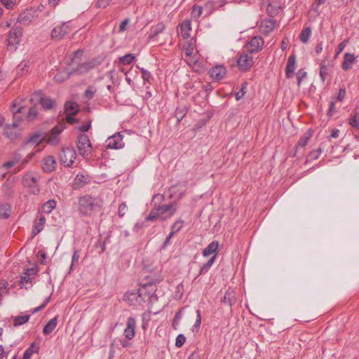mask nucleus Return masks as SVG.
<instances>
[{
    "label": "nucleus",
    "mask_w": 359,
    "mask_h": 359,
    "mask_svg": "<svg viewBox=\"0 0 359 359\" xmlns=\"http://www.w3.org/2000/svg\"><path fill=\"white\" fill-rule=\"evenodd\" d=\"M102 202L91 195H84L78 199V211L82 217H92L100 211Z\"/></svg>",
    "instance_id": "obj_1"
},
{
    "label": "nucleus",
    "mask_w": 359,
    "mask_h": 359,
    "mask_svg": "<svg viewBox=\"0 0 359 359\" xmlns=\"http://www.w3.org/2000/svg\"><path fill=\"white\" fill-rule=\"evenodd\" d=\"M177 210V206L172 204H164L153 208L145 218V221L165 220L171 217Z\"/></svg>",
    "instance_id": "obj_2"
},
{
    "label": "nucleus",
    "mask_w": 359,
    "mask_h": 359,
    "mask_svg": "<svg viewBox=\"0 0 359 359\" xmlns=\"http://www.w3.org/2000/svg\"><path fill=\"white\" fill-rule=\"evenodd\" d=\"M146 292L145 288H139L138 290L128 291L124 294V300L126 301L130 306L135 307L143 306L147 302L145 300Z\"/></svg>",
    "instance_id": "obj_3"
},
{
    "label": "nucleus",
    "mask_w": 359,
    "mask_h": 359,
    "mask_svg": "<svg viewBox=\"0 0 359 359\" xmlns=\"http://www.w3.org/2000/svg\"><path fill=\"white\" fill-rule=\"evenodd\" d=\"M25 108L20 107L15 111H13V118L14 121L12 124H8L5 126L4 129V135L10 139L15 140L18 137L20 134L19 130L17 129L18 126V121H20V118L18 117V114H21L23 112Z\"/></svg>",
    "instance_id": "obj_4"
},
{
    "label": "nucleus",
    "mask_w": 359,
    "mask_h": 359,
    "mask_svg": "<svg viewBox=\"0 0 359 359\" xmlns=\"http://www.w3.org/2000/svg\"><path fill=\"white\" fill-rule=\"evenodd\" d=\"M50 299V297H47L41 305L33 309H31L30 311H27L26 314L18 316H13L12 319L13 321V325L15 327H18L27 323L29 320L31 316L45 308V306L49 302Z\"/></svg>",
    "instance_id": "obj_5"
},
{
    "label": "nucleus",
    "mask_w": 359,
    "mask_h": 359,
    "mask_svg": "<svg viewBox=\"0 0 359 359\" xmlns=\"http://www.w3.org/2000/svg\"><path fill=\"white\" fill-rule=\"evenodd\" d=\"M22 186L29 189L31 194L38 195L40 188L38 184L37 178L31 172L25 173L22 178Z\"/></svg>",
    "instance_id": "obj_6"
},
{
    "label": "nucleus",
    "mask_w": 359,
    "mask_h": 359,
    "mask_svg": "<svg viewBox=\"0 0 359 359\" xmlns=\"http://www.w3.org/2000/svg\"><path fill=\"white\" fill-rule=\"evenodd\" d=\"M76 147L79 154L83 157H87L92 149L89 137L85 133H81L77 137Z\"/></svg>",
    "instance_id": "obj_7"
},
{
    "label": "nucleus",
    "mask_w": 359,
    "mask_h": 359,
    "mask_svg": "<svg viewBox=\"0 0 359 359\" xmlns=\"http://www.w3.org/2000/svg\"><path fill=\"white\" fill-rule=\"evenodd\" d=\"M76 158V152L73 147L63 148L60 154V163L65 167L72 166Z\"/></svg>",
    "instance_id": "obj_8"
},
{
    "label": "nucleus",
    "mask_w": 359,
    "mask_h": 359,
    "mask_svg": "<svg viewBox=\"0 0 359 359\" xmlns=\"http://www.w3.org/2000/svg\"><path fill=\"white\" fill-rule=\"evenodd\" d=\"M39 10L35 7H30L20 13L18 22L22 25H29L36 18L38 17Z\"/></svg>",
    "instance_id": "obj_9"
},
{
    "label": "nucleus",
    "mask_w": 359,
    "mask_h": 359,
    "mask_svg": "<svg viewBox=\"0 0 359 359\" xmlns=\"http://www.w3.org/2000/svg\"><path fill=\"white\" fill-rule=\"evenodd\" d=\"M69 22H66L55 26L51 31V38L58 41L68 35L72 31L69 25Z\"/></svg>",
    "instance_id": "obj_10"
},
{
    "label": "nucleus",
    "mask_w": 359,
    "mask_h": 359,
    "mask_svg": "<svg viewBox=\"0 0 359 359\" xmlns=\"http://www.w3.org/2000/svg\"><path fill=\"white\" fill-rule=\"evenodd\" d=\"M21 36L22 29L20 27H14L11 29L7 39L8 46L11 49H16L17 45H18L21 41Z\"/></svg>",
    "instance_id": "obj_11"
},
{
    "label": "nucleus",
    "mask_w": 359,
    "mask_h": 359,
    "mask_svg": "<svg viewBox=\"0 0 359 359\" xmlns=\"http://www.w3.org/2000/svg\"><path fill=\"white\" fill-rule=\"evenodd\" d=\"M253 64L254 59L250 53H241L237 60V65L238 68L242 72L248 71L252 67Z\"/></svg>",
    "instance_id": "obj_12"
},
{
    "label": "nucleus",
    "mask_w": 359,
    "mask_h": 359,
    "mask_svg": "<svg viewBox=\"0 0 359 359\" xmlns=\"http://www.w3.org/2000/svg\"><path fill=\"white\" fill-rule=\"evenodd\" d=\"M123 135L121 132H118L109 137L106 140V147L108 149H118L123 148L124 143L123 142Z\"/></svg>",
    "instance_id": "obj_13"
},
{
    "label": "nucleus",
    "mask_w": 359,
    "mask_h": 359,
    "mask_svg": "<svg viewBox=\"0 0 359 359\" xmlns=\"http://www.w3.org/2000/svg\"><path fill=\"white\" fill-rule=\"evenodd\" d=\"M277 26V21L273 18L264 19L261 21L259 26L260 32L264 35H269Z\"/></svg>",
    "instance_id": "obj_14"
},
{
    "label": "nucleus",
    "mask_w": 359,
    "mask_h": 359,
    "mask_svg": "<svg viewBox=\"0 0 359 359\" xmlns=\"http://www.w3.org/2000/svg\"><path fill=\"white\" fill-rule=\"evenodd\" d=\"M65 127L62 124H58L52 128L47 143L51 145H56L60 141V134L63 131Z\"/></svg>",
    "instance_id": "obj_15"
},
{
    "label": "nucleus",
    "mask_w": 359,
    "mask_h": 359,
    "mask_svg": "<svg viewBox=\"0 0 359 359\" xmlns=\"http://www.w3.org/2000/svg\"><path fill=\"white\" fill-rule=\"evenodd\" d=\"M136 320L130 316L127 319L126 327L124 329V336L128 340H132L135 335Z\"/></svg>",
    "instance_id": "obj_16"
},
{
    "label": "nucleus",
    "mask_w": 359,
    "mask_h": 359,
    "mask_svg": "<svg viewBox=\"0 0 359 359\" xmlns=\"http://www.w3.org/2000/svg\"><path fill=\"white\" fill-rule=\"evenodd\" d=\"M264 41L261 36H254L248 43V50L250 53H257L262 50Z\"/></svg>",
    "instance_id": "obj_17"
},
{
    "label": "nucleus",
    "mask_w": 359,
    "mask_h": 359,
    "mask_svg": "<svg viewBox=\"0 0 359 359\" xmlns=\"http://www.w3.org/2000/svg\"><path fill=\"white\" fill-rule=\"evenodd\" d=\"M46 219L44 215L41 212H39L36 219H34L33 228H32V235L33 236H36L43 229L46 224Z\"/></svg>",
    "instance_id": "obj_18"
},
{
    "label": "nucleus",
    "mask_w": 359,
    "mask_h": 359,
    "mask_svg": "<svg viewBox=\"0 0 359 359\" xmlns=\"http://www.w3.org/2000/svg\"><path fill=\"white\" fill-rule=\"evenodd\" d=\"M226 73L223 65H216L209 70L210 77L215 81H220L224 78Z\"/></svg>",
    "instance_id": "obj_19"
},
{
    "label": "nucleus",
    "mask_w": 359,
    "mask_h": 359,
    "mask_svg": "<svg viewBox=\"0 0 359 359\" xmlns=\"http://www.w3.org/2000/svg\"><path fill=\"white\" fill-rule=\"evenodd\" d=\"M219 253V242L217 241H213L208 244V245L205 248L202 252V255L205 257H208L212 255V257H215V260H216V257Z\"/></svg>",
    "instance_id": "obj_20"
},
{
    "label": "nucleus",
    "mask_w": 359,
    "mask_h": 359,
    "mask_svg": "<svg viewBox=\"0 0 359 359\" xmlns=\"http://www.w3.org/2000/svg\"><path fill=\"white\" fill-rule=\"evenodd\" d=\"M95 65L96 64L95 61L84 62L74 69L73 72L76 74H84L93 69Z\"/></svg>",
    "instance_id": "obj_21"
},
{
    "label": "nucleus",
    "mask_w": 359,
    "mask_h": 359,
    "mask_svg": "<svg viewBox=\"0 0 359 359\" xmlns=\"http://www.w3.org/2000/svg\"><path fill=\"white\" fill-rule=\"evenodd\" d=\"M179 34L182 36L184 39H189L191 35V22L189 20H184L179 25Z\"/></svg>",
    "instance_id": "obj_22"
},
{
    "label": "nucleus",
    "mask_w": 359,
    "mask_h": 359,
    "mask_svg": "<svg viewBox=\"0 0 359 359\" xmlns=\"http://www.w3.org/2000/svg\"><path fill=\"white\" fill-rule=\"evenodd\" d=\"M56 168V161L54 156H48L42 160V168L44 172H50L55 170Z\"/></svg>",
    "instance_id": "obj_23"
},
{
    "label": "nucleus",
    "mask_w": 359,
    "mask_h": 359,
    "mask_svg": "<svg viewBox=\"0 0 359 359\" xmlns=\"http://www.w3.org/2000/svg\"><path fill=\"white\" fill-rule=\"evenodd\" d=\"M296 69V56L293 54L290 55L287 59L286 68H285V76L287 79L292 78L294 75V72Z\"/></svg>",
    "instance_id": "obj_24"
},
{
    "label": "nucleus",
    "mask_w": 359,
    "mask_h": 359,
    "mask_svg": "<svg viewBox=\"0 0 359 359\" xmlns=\"http://www.w3.org/2000/svg\"><path fill=\"white\" fill-rule=\"evenodd\" d=\"M165 28V25L163 22H158L157 24L151 26L150 32L148 36L149 40H154L155 38L161 33H162Z\"/></svg>",
    "instance_id": "obj_25"
},
{
    "label": "nucleus",
    "mask_w": 359,
    "mask_h": 359,
    "mask_svg": "<svg viewBox=\"0 0 359 359\" xmlns=\"http://www.w3.org/2000/svg\"><path fill=\"white\" fill-rule=\"evenodd\" d=\"M140 288H145L147 291L145 295L146 301H151L157 290V287L154 283H142Z\"/></svg>",
    "instance_id": "obj_26"
},
{
    "label": "nucleus",
    "mask_w": 359,
    "mask_h": 359,
    "mask_svg": "<svg viewBox=\"0 0 359 359\" xmlns=\"http://www.w3.org/2000/svg\"><path fill=\"white\" fill-rule=\"evenodd\" d=\"M356 57L354 54L346 53L344 56V61L341 67L344 70L348 71L352 68L353 63L355 62Z\"/></svg>",
    "instance_id": "obj_27"
},
{
    "label": "nucleus",
    "mask_w": 359,
    "mask_h": 359,
    "mask_svg": "<svg viewBox=\"0 0 359 359\" xmlns=\"http://www.w3.org/2000/svg\"><path fill=\"white\" fill-rule=\"evenodd\" d=\"M221 302L231 306L236 302V297L233 290L229 288L225 292L224 297L221 299Z\"/></svg>",
    "instance_id": "obj_28"
},
{
    "label": "nucleus",
    "mask_w": 359,
    "mask_h": 359,
    "mask_svg": "<svg viewBox=\"0 0 359 359\" xmlns=\"http://www.w3.org/2000/svg\"><path fill=\"white\" fill-rule=\"evenodd\" d=\"M43 138L42 137L41 134H40L39 133H36L25 139L24 144H31L36 146L39 145L43 141Z\"/></svg>",
    "instance_id": "obj_29"
},
{
    "label": "nucleus",
    "mask_w": 359,
    "mask_h": 359,
    "mask_svg": "<svg viewBox=\"0 0 359 359\" xmlns=\"http://www.w3.org/2000/svg\"><path fill=\"white\" fill-rule=\"evenodd\" d=\"M57 317L51 318L44 326L43 333L45 335L50 334L56 327L57 325Z\"/></svg>",
    "instance_id": "obj_30"
},
{
    "label": "nucleus",
    "mask_w": 359,
    "mask_h": 359,
    "mask_svg": "<svg viewBox=\"0 0 359 359\" xmlns=\"http://www.w3.org/2000/svg\"><path fill=\"white\" fill-rule=\"evenodd\" d=\"M56 207V201L53 199L48 200L41 206V212L42 214H49Z\"/></svg>",
    "instance_id": "obj_31"
},
{
    "label": "nucleus",
    "mask_w": 359,
    "mask_h": 359,
    "mask_svg": "<svg viewBox=\"0 0 359 359\" xmlns=\"http://www.w3.org/2000/svg\"><path fill=\"white\" fill-rule=\"evenodd\" d=\"M215 262V257H211L206 263L201 265L197 276L207 273L212 266Z\"/></svg>",
    "instance_id": "obj_32"
},
{
    "label": "nucleus",
    "mask_w": 359,
    "mask_h": 359,
    "mask_svg": "<svg viewBox=\"0 0 359 359\" xmlns=\"http://www.w3.org/2000/svg\"><path fill=\"white\" fill-rule=\"evenodd\" d=\"M40 104L45 109H51L55 106V101L48 97H43L40 99Z\"/></svg>",
    "instance_id": "obj_33"
},
{
    "label": "nucleus",
    "mask_w": 359,
    "mask_h": 359,
    "mask_svg": "<svg viewBox=\"0 0 359 359\" xmlns=\"http://www.w3.org/2000/svg\"><path fill=\"white\" fill-rule=\"evenodd\" d=\"M29 62L28 60H22L17 67V74L22 76L28 72Z\"/></svg>",
    "instance_id": "obj_34"
},
{
    "label": "nucleus",
    "mask_w": 359,
    "mask_h": 359,
    "mask_svg": "<svg viewBox=\"0 0 359 359\" xmlns=\"http://www.w3.org/2000/svg\"><path fill=\"white\" fill-rule=\"evenodd\" d=\"M65 111L66 114L76 115L78 112V104L73 102H67L65 105Z\"/></svg>",
    "instance_id": "obj_35"
},
{
    "label": "nucleus",
    "mask_w": 359,
    "mask_h": 359,
    "mask_svg": "<svg viewBox=\"0 0 359 359\" xmlns=\"http://www.w3.org/2000/svg\"><path fill=\"white\" fill-rule=\"evenodd\" d=\"M184 226V221L182 219H178L171 226L170 232V237H172L175 233L179 232Z\"/></svg>",
    "instance_id": "obj_36"
},
{
    "label": "nucleus",
    "mask_w": 359,
    "mask_h": 359,
    "mask_svg": "<svg viewBox=\"0 0 359 359\" xmlns=\"http://www.w3.org/2000/svg\"><path fill=\"white\" fill-rule=\"evenodd\" d=\"M328 69V66L325 64V62H323L320 64L319 75L323 83H325L327 76L329 74Z\"/></svg>",
    "instance_id": "obj_37"
},
{
    "label": "nucleus",
    "mask_w": 359,
    "mask_h": 359,
    "mask_svg": "<svg viewBox=\"0 0 359 359\" xmlns=\"http://www.w3.org/2000/svg\"><path fill=\"white\" fill-rule=\"evenodd\" d=\"M311 28L309 27H304L300 34L299 39L302 43H306L309 41V40L311 37Z\"/></svg>",
    "instance_id": "obj_38"
},
{
    "label": "nucleus",
    "mask_w": 359,
    "mask_h": 359,
    "mask_svg": "<svg viewBox=\"0 0 359 359\" xmlns=\"http://www.w3.org/2000/svg\"><path fill=\"white\" fill-rule=\"evenodd\" d=\"M11 213V206L7 204L0 205V217L7 219L9 217Z\"/></svg>",
    "instance_id": "obj_39"
},
{
    "label": "nucleus",
    "mask_w": 359,
    "mask_h": 359,
    "mask_svg": "<svg viewBox=\"0 0 359 359\" xmlns=\"http://www.w3.org/2000/svg\"><path fill=\"white\" fill-rule=\"evenodd\" d=\"M266 12L269 16L274 17L279 13L280 7L273 3H270L267 6Z\"/></svg>",
    "instance_id": "obj_40"
},
{
    "label": "nucleus",
    "mask_w": 359,
    "mask_h": 359,
    "mask_svg": "<svg viewBox=\"0 0 359 359\" xmlns=\"http://www.w3.org/2000/svg\"><path fill=\"white\" fill-rule=\"evenodd\" d=\"M348 123L356 129H359V112L353 113L348 120Z\"/></svg>",
    "instance_id": "obj_41"
},
{
    "label": "nucleus",
    "mask_w": 359,
    "mask_h": 359,
    "mask_svg": "<svg viewBox=\"0 0 359 359\" xmlns=\"http://www.w3.org/2000/svg\"><path fill=\"white\" fill-rule=\"evenodd\" d=\"M187 111L184 107H177L174 113V116L176 118L177 123L185 116Z\"/></svg>",
    "instance_id": "obj_42"
},
{
    "label": "nucleus",
    "mask_w": 359,
    "mask_h": 359,
    "mask_svg": "<svg viewBox=\"0 0 359 359\" xmlns=\"http://www.w3.org/2000/svg\"><path fill=\"white\" fill-rule=\"evenodd\" d=\"M196 319L194 325H193L191 330L193 332H198L201 324V313L199 309H197L196 311Z\"/></svg>",
    "instance_id": "obj_43"
},
{
    "label": "nucleus",
    "mask_w": 359,
    "mask_h": 359,
    "mask_svg": "<svg viewBox=\"0 0 359 359\" xmlns=\"http://www.w3.org/2000/svg\"><path fill=\"white\" fill-rule=\"evenodd\" d=\"M135 59V56L132 53H128L119 58L120 62L124 65H130Z\"/></svg>",
    "instance_id": "obj_44"
},
{
    "label": "nucleus",
    "mask_w": 359,
    "mask_h": 359,
    "mask_svg": "<svg viewBox=\"0 0 359 359\" xmlns=\"http://www.w3.org/2000/svg\"><path fill=\"white\" fill-rule=\"evenodd\" d=\"M203 13V7L198 5H194L192 7L191 15L193 19L197 20L200 18Z\"/></svg>",
    "instance_id": "obj_45"
},
{
    "label": "nucleus",
    "mask_w": 359,
    "mask_h": 359,
    "mask_svg": "<svg viewBox=\"0 0 359 359\" xmlns=\"http://www.w3.org/2000/svg\"><path fill=\"white\" fill-rule=\"evenodd\" d=\"M322 153V149L318 148L317 149H313L307 156L306 161H311L316 160L319 158L320 155Z\"/></svg>",
    "instance_id": "obj_46"
},
{
    "label": "nucleus",
    "mask_w": 359,
    "mask_h": 359,
    "mask_svg": "<svg viewBox=\"0 0 359 359\" xmlns=\"http://www.w3.org/2000/svg\"><path fill=\"white\" fill-rule=\"evenodd\" d=\"M310 137H311L310 135H303L298 141V142L296 145V149L297 150L298 149L305 147L307 145V144L310 140Z\"/></svg>",
    "instance_id": "obj_47"
},
{
    "label": "nucleus",
    "mask_w": 359,
    "mask_h": 359,
    "mask_svg": "<svg viewBox=\"0 0 359 359\" xmlns=\"http://www.w3.org/2000/svg\"><path fill=\"white\" fill-rule=\"evenodd\" d=\"M96 91H97V89H96V88L95 86H90L86 90L85 93H84V96H85L86 98H87L88 100H90V99H92L94 97Z\"/></svg>",
    "instance_id": "obj_48"
},
{
    "label": "nucleus",
    "mask_w": 359,
    "mask_h": 359,
    "mask_svg": "<svg viewBox=\"0 0 359 359\" xmlns=\"http://www.w3.org/2000/svg\"><path fill=\"white\" fill-rule=\"evenodd\" d=\"M140 69L142 73V78L144 80V81L150 83L151 80L152 79L151 74L149 71L142 67L140 68Z\"/></svg>",
    "instance_id": "obj_49"
},
{
    "label": "nucleus",
    "mask_w": 359,
    "mask_h": 359,
    "mask_svg": "<svg viewBox=\"0 0 359 359\" xmlns=\"http://www.w3.org/2000/svg\"><path fill=\"white\" fill-rule=\"evenodd\" d=\"M128 210V206L126 203L123 202L121 203L118 208V214L119 217H123L126 214V212Z\"/></svg>",
    "instance_id": "obj_50"
},
{
    "label": "nucleus",
    "mask_w": 359,
    "mask_h": 359,
    "mask_svg": "<svg viewBox=\"0 0 359 359\" xmlns=\"http://www.w3.org/2000/svg\"><path fill=\"white\" fill-rule=\"evenodd\" d=\"M346 94V88L344 87L341 88L339 89V91L337 95L333 98V100H334L335 102H337V101L341 102L344 99Z\"/></svg>",
    "instance_id": "obj_51"
},
{
    "label": "nucleus",
    "mask_w": 359,
    "mask_h": 359,
    "mask_svg": "<svg viewBox=\"0 0 359 359\" xmlns=\"http://www.w3.org/2000/svg\"><path fill=\"white\" fill-rule=\"evenodd\" d=\"M307 73L304 69L298 70L297 73V85L299 86L304 79L306 78Z\"/></svg>",
    "instance_id": "obj_52"
},
{
    "label": "nucleus",
    "mask_w": 359,
    "mask_h": 359,
    "mask_svg": "<svg viewBox=\"0 0 359 359\" xmlns=\"http://www.w3.org/2000/svg\"><path fill=\"white\" fill-rule=\"evenodd\" d=\"M0 4H2L8 10L12 9L15 4V0H0Z\"/></svg>",
    "instance_id": "obj_53"
},
{
    "label": "nucleus",
    "mask_w": 359,
    "mask_h": 359,
    "mask_svg": "<svg viewBox=\"0 0 359 359\" xmlns=\"http://www.w3.org/2000/svg\"><path fill=\"white\" fill-rule=\"evenodd\" d=\"M38 111L36 109L35 107H31L27 112V118L28 121H32L36 117Z\"/></svg>",
    "instance_id": "obj_54"
},
{
    "label": "nucleus",
    "mask_w": 359,
    "mask_h": 359,
    "mask_svg": "<svg viewBox=\"0 0 359 359\" xmlns=\"http://www.w3.org/2000/svg\"><path fill=\"white\" fill-rule=\"evenodd\" d=\"M186 341V337L184 334H180L176 338L175 346L177 347H181Z\"/></svg>",
    "instance_id": "obj_55"
},
{
    "label": "nucleus",
    "mask_w": 359,
    "mask_h": 359,
    "mask_svg": "<svg viewBox=\"0 0 359 359\" xmlns=\"http://www.w3.org/2000/svg\"><path fill=\"white\" fill-rule=\"evenodd\" d=\"M80 258V252L79 250H76L74 252L72 257V264H71V269L73 266L78 264L79 259Z\"/></svg>",
    "instance_id": "obj_56"
},
{
    "label": "nucleus",
    "mask_w": 359,
    "mask_h": 359,
    "mask_svg": "<svg viewBox=\"0 0 359 359\" xmlns=\"http://www.w3.org/2000/svg\"><path fill=\"white\" fill-rule=\"evenodd\" d=\"M28 283H32V278L26 276L25 273L23 275L20 276V285L21 287H23L25 286V284Z\"/></svg>",
    "instance_id": "obj_57"
},
{
    "label": "nucleus",
    "mask_w": 359,
    "mask_h": 359,
    "mask_svg": "<svg viewBox=\"0 0 359 359\" xmlns=\"http://www.w3.org/2000/svg\"><path fill=\"white\" fill-rule=\"evenodd\" d=\"M91 127V121H88L81 126H79L78 129L79 130H80L81 132H82V133H84L85 132H87Z\"/></svg>",
    "instance_id": "obj_58"
},
{
    "label": "nucleus",
    "mask_w": 359,
    "mask_h": 359,
    "mask_svg": "<svg viewBox=\"0 0 359 359\" xmlns=\"http://www.w3.org/2000/svg\"><path fill=\"white\" fill-rule=\"evenodd\" d=\"M39 347L36 346L34 343H32L29 348L25 350V352L32 355L34 353H38Z\"/></svg>",
    "instance_id": "obj_59"
},
{
    "label": "nucleus",
    "mask_w": 359,
    "mask_h": 359,
    "mask_svg": "<svg viewBox=\"0 0 359 359\" xmlns=\"http://www.w3.org/2000/svg\"><path fill=\"white\" fill-rule=\"evenodd\" d=\"M348 43L347 40H344L342 42H341L337 48V54L336 55H339L345 48Z\"/></svg>",
    "instance_id": "obj_60"
},
{
    "label": "nucleus",
    "mask_w": 359,
    "mask_h": 359,
    "mask_svg": "<svg viewBox=\"0 0 359 359\" xmlns=\"http://www.w3.org/2000/svg\"><path fill=\"white\" fill-rule=\"evenodd\" d=\"M112 0H97L96 5L98 8H106Z\"/></svg>",
    "instance_id": "obj_61"
},
{
    "label": "nucleus",
    "mask_w": 359,
    "mask_h": 359,
    "mask_svg": "<svg viewBox=\"0 0 359 359\" xmlns=\"http://www.w3.org/2000/svg\"><path fill=\"white\" fill-rule=\"evenodd\" d=\"M0 292L2 295L9 293V288L8 287V283H4L0 285Z\"/></svg>",
    "instance_id": "obj_62"
},
{
    "label": "nucleus",
    "mask_w": 359,
    "mask_h": 359,
    "mask_svg": "<svg viewBox=\"0 0 359 359\" xmlns=\"http://www.w3.org/2000/svg\"><path fill=\"white\" fill-rule=\"evenodd\" d=\"M9 351H5L3 346L0 345V359H7Z\"/></svg>",
    "instance_id": "obj_63"
},
{
    "label": "nucleus",
    "mask_w": 359,
    "mask_h": 359,
    "mask_svg": "<svg viewBox=\"0 0 359 359\" xmlns=\"http://www.w3.org/2000/svg\"><path fill=\"white\" fill-rule=\"evenodd\" d=\"M24 273L32 279L34 278L35 275L36 274V270L34 269H27Z\"/></svg>",
    "instance_id": "obj_64"
}]
</instances>
